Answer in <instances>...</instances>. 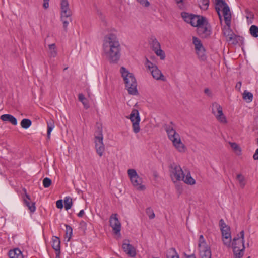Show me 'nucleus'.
<instances>
[{"mask_svg": "<svg viewBox=\"0 0 258 258\" xmlns=\"http://www.w3.org/2000/svg\"><path fill=\"white\" fill-rule=\"evenodd\" d=\"M121 46L116 36L109 34L104 38L103 52L106 58L111 63H117L119 61L121 53Z\"/></svg>", "mask_w": 258, "mask_h": 258, "instance_id": "obj_1", "label": "nucleus"}, {"mask_svg": "<svg viewBox=\"0 0 258 258\" xmlns=\"http://www.w3.org/2000/svg\"><path fill=\"white\" fill-rule=\"evenodd\" d=\"M215 8L220 20L222 19L220 11L221 9H222L224 21L226 25L222 29L224 36L225 37L231 36V34H233V32L231 29V14L228 5L224 0H215Z\"/></svg>", "mask_w": 258, "mask_h": 258, "instance_id": "obj_2", "label": "nucleus"}, {"mask_svg": "<svg viewBox=\"0 0 258 258\" xmlns=\"http://www.w3.org/2000/svg\"><path fill=\"white\" fill-rule=\"evenodd\" d=\"M170 124L166 125L165 129L168 135V138L172 141L174 146L180 152H184L186 150L185 145L181 142L179 135L173 127V122Z\"/></svg>", "mask_w": 258, "mask_h": 258, "instance_id": "obj_3", "label": "nucleus"}, {"mask_svg": "<svg viewBox=\"0 0 258 258\" xmlns=\"http://www.w3.org/2000/svg\"><path fill=\"white\" fill-rule=\"evenodd\" d=\"M120 73L124 81L125 88L129 94L136 95L138 93L137 83L134 75L123 67H121Z\"/></svg>", "mask_w": 258, "mask_h": 258, "instance_id": "obj_4", "label": "nucleus"}, {"mask_svg": "<svg viewBox=\"0 0 258 258\" xmlns=\"http://www.w3.org/2000/svg\"><path fill=\"white\" fill-rule=\"evenodd\" d=\"M244 231L242 230L233 239L232 243L234 258H241L244 254Z\"/></svg>", "mask_w": 258, "mask_h": 258, "instance_id": "obj_5", "label": "nucleus"}, {"mask_svg": "<svg viewBox=\"0 0 258 258\" xmlns=\"http://www.w3.org/2000/svg\"><path fill=\"white\" fill-rule=\"evenodd\" d=\"M61 20L63 23V27L67 31L69 22L72 21V12L69 8L68 0H61Z\"/></svg>", "mask_w": 258, "mask_h": 258, "instance_id": "obj_6", "label": "nucleus"}, {"mask_svg": "<svg viewBox=\"0 0 258 258\" xmlns=\"http://www.w3.org/2000/svg\"><path fill=\"white\" fill-rule=\"evenodd\" d=\"M95 148L97 153L101 157L105 151V146L103 142V136L102 127L98 126L94 133Z\"/></svg>", "mask_w": 258, "mask_h": 258, "instance_id": "obj_7", "label": "nucleus"}, {"mask_svg": "<svg viewBox=\"0 0 258 258\" xmlns=\"http://www.w3.org/2000/svg\"><path fill=\"white\" fill-rule=\"evenodd\" d=\"M170 177L172 181L174 182L183 180V176L185 173L181 167L175 163H173L170 166Z\"/></svg>", "mask_w": 258, "mask_h": 258, "instance_id": "obj_8", "label": "nucleus"}, {"mask_svg": "<svg viewBox=\"0 0 258 258\" xmlns=\"http://www.w3.org/2000/svg\"><path fill=\"white\" fill-rule=\"evenodd\" d=\"M127 173L133 185L137 189L144 190L146 187L142 185V179L138 175L136 171L133 169L127 170Z\"/></svg>", "mask_w": 258, "mask_h": 258, "instance_id": "obj_9", "label": "nucleus"}, {"mask_svg": "<svg viewBox=\"0 0 258 258\" xmlns=\"http://www.w3.org/2000/svg\"><path fill=\"white\" fill-rule=\"evenodd\" d=\"M145 65L146 68L151 72L153 78L157 80H161L162 81H166V78L156 65L150 61L148 59H146Z\"/></svg>", "mask_w": 258, "mask_h": 258, "instance_id": "obj_10", "label": "nucleus"}, {"mask_svg": "<svg viewBox=\"0 0 258 258\" xmlns=\"http://www.w3.org/2000/svg\"><path fill=\"white\" fill-rule=\"evenodd\" d=\"M127 118L130 119L132 123L133 132L135 134L138 133L140 131L139 124L141 120L138 110L136 109H133L129 117Z\"/></svg>", "mask_w": 258, "mask_h": 258, "instance_id": "obj_11", "label": "nucleus"}, {"mask_svg": "<svg viewBox=\"0 0 258 258\" xmlns=\"http://www.w3.org/2000/svg\"><path fill=\"white\" fill-rule=\"evenodd\" d=\"M212 112L220 122L222 123H227V119L223 113L222 108L221 106L217 102L212 103Z\"/></svg>", "mask_w": 258, "mask_h": 258, "instance_id": "obj_12", "label": "nucleus"}, {"mask_svg": "<svg viewBox=\"0 0 258 258\" xmlns=\"http://www.w3.org/2000/svg\"><path fill=\"white\" fill-rule=\"evenodd\" d=\"M197 33L200 37L202 38H206L209 37L211 34V28L207 19L200 25L197 28Z\"/></svg>", "mask_w": 258, "mask_h": 258, "instance_id": "obj_13", "label": "nucleus"}, {"mask_svg": "<svg viewBox=\"0 0 258 258\" xmlns=\"http://www.w3.org/2000/svg\"><path fill=\"white\" fill-rule=\"evenodd\" d=\"M110 226L112 228L114 233L117 235L120 234L121 230V224L117 218V214H112L109 219Z\"/></svg>", "mask_w": 258, "mask_h": 258, "instance_id": "obj_14", "label": "nucleus"}, {"mask_svg": "<svg viewBox=\"0 0 258 258\" xmlns=\"http://www.w3.org/2000/svg\"><path fill=\"white\" fill-rule=\"evenodd\" d=\"M130 241L128 239H125L123 241L122 248L123 251L129 256L134 257L137 253L136 248L129 243Z\"/></svg>", "mask_w": 258, "mask_h": 258, "instance_id": "obj_15", "label": "nucleus"}, {"mask_svg": "<svg viewBox=\"0 0 258 258\" xmlns=\"http://www.w3.org/2000/svg\"><path fill=\"white\" fill-rule=\"evenodd\" d=\"M151 44L152 49L156 54L157 56H160L161 60H164L165 58V53L161 49L160 44L156 38H154L152 39Z\"/></svg>", "mask_w": 258, "mask_h": 258, "instance_id": "obj_16", "label": "nucleus"}, {"mask_svg": "<svg viewBox=\"0 0 258 258\" xmlns=\"http://www.w3.org/2000/svg\"><path fill=\"white\" fill-rule=\"evenodd\" d=\"M23 190L24 192V196L23 197L24 204L28 208L31 213H34L36 210L35 203L30 202V197L27 194L26 189L23 188Z\"/></svg>", "mask_w": 258, "mask_h": 258, "instance_id": "obj_17", "label": "nucleus"}, {"mask_svg": "<svg viewBox=\"0 0 258 258\" xmlns=\"http://www.w3.org/2000/svg\"><path fill=\"white\" fill-rule=\"evenodd\" d=\"M223 243L228 247H230L231 243V236L230 232V228L225 227L224 229L221 230Z\"/></svg>", "mask_w": 258, "mask_h": 258, "instance_id": "obj_18", "label": "nucleus"}, {"mask_svg": "<svg viewBox=\"0 0 258 258\" xmlns=\"http://www.w3.org/2000/svg\"><path fill=\"white\" fill-rule=\"evenodd\" d=\"M52 247L55 251L56 257H59L60 255V240L58 237H53Z\"/></svg>", "mask_w": 258, "mask_h": 258, "instance_id": "obj_19", "label": "nucleus"}, {"mask_svg": "<svg viewBox=\"0 0 258 258\" xmlns=\"http://www.w3.org/2000/svg\"><path fill=\"white\" fill-rule=\"evenodd\" d=\"M206 18L204 17L193 14L189 24H190L191 26L198 28L200 25L202 24V23L206 20Z\"/></svg>", "mask_w": 258, "mask_h": 258, "instance_id": "obj_20", "label": "nucleus"}, {"mask_svg": "<svg viewBox=\"0 0 258 258\" xmlns=\"http://www.w3.org/2000/svg\"><path fill=\"white\" fill-rule=\"evenodd\" d=\"M183 181L185 183L192 185L196 183L195 180L191 176L190 172L188 170H185V173L183 176Z\"/></svg>", "mask_w": 258, "mask_h": 258, "instance_id": "obj_21", "label": "nucleus"}, {"mask_svg": "<svg viewBox=\"0 0 258 258\" xmlns=\"http://www.w3.org/2000/svg\"><path fill=\"white\" fill-rule=\"evenodd\" d=\"M200 255L201 258H212V253L211 248L209 246L206 245L204 246L200 250Z\"/></svg>", "mask_w": 258, "mask_h": 258, "instance_id": "obj_22", "label": "nucleus"}, {"mask_svg": "<svg viewBox=\"0 0 258 258\" xmlns=\"http://www.w3.org/2000/svg\"><path fill=\"white\" fill-rule=\"evenodd\" d=\"M0 118L4 121H8L14 125L17 124V119L11 114H6L1 116Z\"/></svg>", "mask_w": 258, "mask_h": 258, "instance_id": "obj_23", "label": "nucleus"}, {"mask_svg": "<svg viewBox=\"0 0 258 258\" xmlns=\"http://www.w3.org/2000/svg\"><path fill=\"white\" fill-rule=\"evenodd\" d=\"M10 258H23L21 251L19 248L10 250L9 252Z\"/></svg>", "mask_w": 258, "mask_h": 258, "instance_id": "obj_24", "label": "nucleus"}, {"mask_svg": "<svg viewBox=\"0 0 258 258\" xmlns=\"http://www.w3.org/2000/svg\"><path fill=\"white\" fill-rule=\"evenodd\" d=\"M57 52L56 46L55 43L48 45V55L50 57H55L57 56Z\"/></svg>", "mask_w": 258, "mask_h": 258, "instance_id": "obj_25", "label": "nucleus"}, {"mask_svg": "<svg viewBox=\"0 0 258 258\" xmlns=\"http://www.w3.org/2000/svg\"><path fill=\"white\" fill-rule=\"evenodd\" d=\"M198 58L201 61H205L207 60V56L204 48L196 50Z\"/></svg>", "mask_w": 258, "mask_h": 258, "instance_id": "obj_26", "label": "nucleus"}, {"mask_svg": "<svg viewBox=\"0 0 258 258\" xmlns=\"http://www.w3.org/2000/svg\"><path fill=\"white\" fill-rule=\"evenodd\" d=\"M167 258H179V256L174 248L171 247L166 251Z\"/></svg>", "mask_w": 258, "mask_h": 258, "instance_id": "obj_27", "label": "nucleus"}, {"mask_svg": "<svg viewBox=\"0 0 258 258\" xmlns=\"http://www.w3.org/2000/svg\"><path fill=\"white\" fill-rule=\"evenodd\" d=\"M78 99L83 105L84 107L87 109L90 107L89 104L87 99L85 97L82 93H80L78 95Z\"/></svg>", "mask_w": 258, "mask_h": 258, "instance_id": "obj_28", "label": "nucleus"}, {"mask_svg": "<svg viewBox=\"0 0 258 258\" xmlns=\"http://www.w3.org/2000/svg\"><path fill=\"white\" fill-rule=\"evenodd\" d=\"M253 96L252 93L248 92L246 90L244 91L243 93V98L247 102L250 103L252 102L253 100Z\"/></svg>", "mask_w": 258, "mask_h": 258, "instance_id": "obj_29", "label": "nucleus"}, {"mask_svg": "<svg viewBox=\"0 0 258 258\" xmlns=\"http://www.w3.org/2000/svg\"><path fill=\"white\" fill-rule=\"evenodd\" d=\"M193 44L195 46V50L200 49L204 48L203 45L201 40L196 37H193L192 38Z\"/></svg>", "mask_w": 258, "mask_h": 258, "instance_id": "obj_30", "label": "nucleus"}, {"mask_svg": "<svg viewBox=\"0 0 258 258\" xmlns=\"http://www.w3.org/2000/svg\"><path fill=\"white\" fill-rule=\"evenodd\" d=\"M64 208L66 210L71 208L73 202L72 199L70 197H66L64 199Z\"/></svg>", "mask_w": 258, "mask_h": 258, "instance_id": "obj_31", "label": "nucleus"}, {"mask_svg": "<svg viewBox=\"0 0 258 258\" xmlns=\"http://www.w3.org/2000/svg\"><path fill=\"white\" fill-rule=\"evenodd\" d=\"M236 179L238 181V182L242 188H243L245 184V178L243 175L241 174H238L236 176Z\"/></svg>", "mask_w": 258, "mask_h": 258, "instance_id": "obj_32", "label": "nucleus"}, {"mask_svg": "<svg viewBox=\"0 0 258 258\" xmlns=\"http://www.w3.org/2000/svg\"><path fill=\"white\" fill-rule=\"evenodd\" d=\"M32 124V121L29 119H23L21 122V126L23 128L27 129Z\"/></svg>", "mask_w": 258, "mask_h": 258, "instance_id": "obj_33", "label": "nucleus"}, {"mask_svg": "<svg viewBox=\"0 0 258 258\" xmlns=\"http://www.w3.org/2000/svg\"><path fill=\"white\" fill-rule=\"evenodd\" d=\"M47 137L50 138V134L52 130L54 127V123L53 120H50L47 121Z\"/></svg>", "mask_w": 258, "mask_h": 258, "instance_id": "obj_34", "label": "nucleus"}, {"mask_svg": "<svg viewBox=\"0 0 258 258\" xmlns=\"http://www.w3.org/2000/svg\"><path fill=\"white\" fill-rule=\"evenodd\" d=\"M250 34L255 38L258 37V27L256 25H252L249 29Z\"/></svg>", "mask_w": 258, "mask_h": 258, "instance_id": "obj_35", "label": "nucleus"}, {"mask_svg": "<svg viewBox=\"0 0 258 258\" xmlns=\"http://www.w3.org/2000/svg\"><path fill=\"white\" fill-rule=\"evenodd\" d=\"M181 15L183 19V20L187 23H190V20L191 19V17L193 16V14H189L187 12H182Z\"/></svg>", "mask_w": 258, "mask_h": 258, "instance_id": "obj_36", "label": "nucleus"}, {"mask_svg": "<svg viewBox=\"0 0 258 258\" xmlns=\"http://www.w3.org/2000/svg\"><path fill=\"white\" fill-rule=\"evenodd\" d=\"M237 36L234 33L231 34V36H227L226 38L227 41L230 42L232 44H236L238 41L236 39Z\"/></svg>", "mask_w": 258, "mask_h": 258, "instance_id": "obj_37", "label": "nucleus"}, {"mask_svg": "<svg viewBox=\"0 0 258 258\" xmlns=\"http://www.w3.org/2000/svg\"><path fill=\"white\" fill-rule=\"evenodd\" d=\"M66 230V236H68V239L67 240L68 241H70L72 234H73V229L69 225L66 224L65 225Z\"/></svg>", "mask_w": 258, "mask_h": 258, "instance_id": "obj_38", "label": "nucleus"}, {"mask_svg": "<svg viewBox=\"0 0 258 258\" xmlns=\"http://www.w3.org/2000/svg\"><path fill=\"white\" fill-rule=\"evenodd\" d=\"M209 5V0H202L200 8L203 10H207Z\"/></svg>", "mask_w": 258, "mask_h": 258, "instance_id": "obj_39", "label": "nucleus"}, {"mask_svg": "<svg viewBox=\"0 0 258 258\" xmlns=\"http://www.w3.org/2000/svg\"><path fill=\"white\" fill-rule=\"evenodd\" d=\"M52 183L51 180L48 177H45L43 180V185L45 188L49 187Z\"/></svg>", "mask_w": 258, "mask_h": 258, "instance_id": "obj_40", "label": "nucleus"}, {"mask_svg": "<svg viewBox=\"0 0 258 258\" xmlns=\"http://www.w3.org/2000/svg\"><path fill=\"white\" fill-rule=\"evenodd\" d=\"M146 212L150 219H152L155 217V214H154V211L152 208H147Z\"/></svg>", "mask_w": 258, "mask_h": 258, "instance_id": "obj_41", "label": "nucleus"}, {"mask_svg": "<svg viewBox=\"0 0 258 258\" xmlns=\"http://www.w3.org/2000/svg\"><path fill=\"white\" fill-rule=\"evenodd\" d=\"M199 246L201 247V249L202 248H203L204 246H205V245H203L205 244L206 242L204 238L202 235H201L199 237Z\"/></svg>", "mask_w": 258, "mask_h": 258, "instance_id": "obj_42", "label": "nucleus"}, {"mask_svg": "<svg viewBox=\"0 0 258 258\" xmlns=\"http://www.w3.org/2000/svg\"><path fill=\"white\" fill-rule=\"evenodd\" d=\"M219 226L220 227V229L221 230L223 229H224L225 227H229V226H227L223 219H221L220 221H219Z\"/></svg>", "mask_w": 258, "mask_h": 258, "instance_id": "obj_43", "label": "nucleus"}, {"mask_svg": "<svg viewBox=\"0 0 258 258\" xmlns=\"http://www.w3.org/2000/svg\"><path fill=\"white\" fill-rule=\"evenodd\" d=\"M141 5L145 7L149 6L150 3L147 0H137Z\"/></svg>", "mask_w": 258, "mask_h": 258, "instance_id": "obj_44", "label": "nucleus"}, {"mask_svg": "<svg viewBox=\"0 0 258 258\" xmlns=\"http://www.w3.org/2000/svg\"><path fill=\"white\" fill-rule=\"evenodd\" d=\"M245 12L246 13V17L247 20L249 19H252L253 18L254 15L253 14V13L252 12L249 11L247 10H246Z\"/></svg>", "mask_w": 258, "mask_h": 258, "instance_id": "obj_45", "label": "nucleus"}, {"mask_svg": "<svg viewBox=\"0 0 258 258\" xmlns=\"http://www.w3.org/2000/svg\"><path fill=\"white\" fill-rule=\"evenodd\" d=\"M56 207L58 209H62L63 207V201L62 200L57 201L56 203Z\"/></svg>", "mask_w": 258, "mask_h": 258, "instance_id": "obj_46", "label": "nucleus"}, {"mask_svg": "<svg viewBox=\"0 0 258 258\" xmlns=\"http://www.w3.org/2000/svg\"><path fill=\"white\" fill-rule=\"evenodd\" d=\"M230 146L234 150H240V148L236 143H230Z\"/></svg>", "mask_w": 258, "mask_h": 258, "instance_id": "obj_47", "label": "nucleus"}, {"mask_svg": "<svg viewBox=\"0 0 258 258\" xmlns=\"http://www.w3.org/2000/svg\"><path fill=\"white\" fill-rule=\"evenodd\" d=\"M80 227L83 229L84 230H86V227H87V224L85 222H84V221H81L80 222Z\"/></svg>", "mask_w": 258, "mask_h": 258, "instance_id": "obj_48", "label": "nucleus"}, {"mask_svg": "<svg viewBox=\"0 0 258 258\" xmlns=\"http://www.w3.org/2000/svg\"><path fill=\"white\" fill-rule=\"evenodd\" d=\"M204 93L209 96H211L212 95L211 92L208 88H205L204 89Z\"/></svg>", "mask_w": 258, "mask_h": 258, "instance_id": "obj_49", "label": "nucleus"}, {"mask_svg": "<svg viewBox=\"0 0 258 258\" xmlns=\"http://www.w3.org/2000/svg\"><path fill=\"white\" fill-rule=\"evenodd\" d=\"M43 7L45 8V9H47L49 7V2H48V0H44V3H43Z\"/></svg>", "mask_w": 258, "mask_h": 258, "instance_id": "obj_50", "label": "nucleus"}, {"mask_svg": "<svg viewBox=\"0 0 258 258\" xmlns=\"http://www.w3.org/2000/svg\"><path fill=\"white\" fill-rule=\"evenodd\" d=\"M253 158L255 160H258V148L256 150L255 153L253 154Z\"/></svg>", "mask_w": 258, "mask_h": 258, "instance_id": "obj_51", "label": "nucleus"}, {"mask_svg": "<svg viewBox=\"0 0 258 258\" xmlns=\"http://www.w3.org/2000/svg\"><path fill=\"white\" fill-rule=\"evenodd\" d=\"M84 215V210H80L79 213L78 214V216L79 217H82Z\"/></svg>", "mask_w": 258, "mask_h": 258, "instance_id": "obj_52", "label": "nucleus"}, {"mask_svg": "<svg viewBox=\"0 0 258 258\" xmlns=\"http://www.w3.org/2000/svg\"><path fill=\"white\" fill-rule=\"evenodd\" d=\"M185 256L186 258H196L195 254H191L190 255H187L185 253Z\"/></svg>", "mask_w": 258, "mask_h": 258, "instance_id": "obj_53", "label": "nucleus"}, {"mask_svg": "<svg viewBox=\"0 0 258 258\" xmlns=\"http://www.w3.org/2000/svg\"><path fill=\"white\" fill-rule=\"evenodd\" d=\"M241 82H238V83H237L235 88L236 89H240V88H241Z\"/></svg>", "mask_w": 258, "mask_h": 258, "instance_id": "obj_54", "label": "nucleus"}, {"mask_svg": "<svg viewBox=\"0 0 258 258\" xmlns=\"http://www.w3.org/2000/svg\"><path fill=\"white\" fill-rule=\"evenodd\" d=\"M175 1H176V3H177V4H179V3H182V1H183V0H175Z\"/></svg>", "mask_w": 258, "mask_h": 258, "instance_id": "obj_55", "label": "nucleus"}]
</instances>
